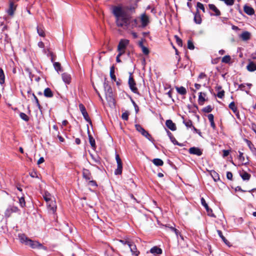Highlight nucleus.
<instances>
[{"instance_id":"f257e3e1","label":"nucleus","mask_w":256,"mask_h":256,"mask_svg":"<svg viewBox=\"0 0 256 256\" xmlns=\"http://www.w3.org/2000/svg\"><path fill=\"white\" fill-rule=\"evenodd\" d=\"M112 12L116 17V24L118 26L128 28H141L138 24V19L131 20L130 16L126 12V10L120 6H114Z\"/></svg>"},{"instance_id":"f03ea898","label":"nucleus","mask_w":256,"mask_h":256,"mask_svg":"<svg viewBox=\"0 0 256 256\" xmlns=\"http://www.w3.org/2000/svg\"><path fill=\"white\" fill-rule=\"evenodd\" d=\"M18 238L20 242L22 244H24L26 245L30 246L32 248H42L44 246L37 241H34L30 239L24 234H18Z\"/></svg>"},{"instance_id":"7ed1b4c3","label":"nucleus","mask_w":256,"mask_h":256,"mask_svg":"<svg viewBox=\"0 0 256 256\" xmlns=\"http://www.w3.org/2000/svg\"><path fill=\"white\" fill-rule=\"evenodd\" d=\"M135 127L136 130L140 132L143 136H144L145 138H146L147 139H148L151 142L154 141V139L151 136V135L148 132L146 131L140 124H136Z\"/></svg>"},{"instance_id":"20e7f679","label":"nucleus","mask_w":256,"mask_h":256,"mask_svg":"<svg viewBox=\"0 0 256 256\" xmlns=\"http://www.w3.org/2000/svg\"><path fill=\"white\" fill-rule=\"evenodd\" d=\"M140 22V26L141 28H145L150 23V18L146 13L142 14L138 18Z\"/></svg>"},{"instance_id":"39448f33","label":"nucleus","mask_w":256,"mask_h":256,"mask_svg":"<svg viewBox=\"0 0 256 256\" xmlns=\"http://www.w3.org/2000/svg\"><path fill=\"white\" fill-rule=\"evenodd\" d=\"M116 160L117 164V168L114 170L116 175L121 174L122 170V160L118 154H116Z\"/></svg>"},{"instance_id":"423d86ee","label":"nucleus","mask_w":256,"mask_h":256,"mask_svg":"<svg viewBox=\"0 0 256 256\" xmlns=\"http://www.w3.org/2000/svg\"><path fill=\"white\" fill-rule=\"evenodd\" d=\"M128 43L129 40H121L118 46V52L124 54L125 52V50Z\"/></svg>"},{"instance_id":"0eeeda50","label":"nucleus","mask_w":256,"mask_h":256,"mask_svg":"<svg viewBox=\"0 0 256 256\" xmlns=\"http://www.w3.org/2000/svg\"><path fill=\"white\" fill-rule=\"evenodd\" d=\"M20 211V210L17 206H8L4 212V216L6 218L10 217L12 214L14 212H18Z\"/></svg>"},{"instance_id":"6e6552de","label":"nucleus","mask_w":256,"mask_h":256,"mask_svg":"<svg viewBox=\"0 0 256 256\" xmlns=\"http://www.w3.org/2000/svg\"><path fill=\"white\" fill-rule=\"evenodd\" d=\"M128 85L131 90L134 93L138 94V90L136 86V82L130 74L128 78Z\"/></svg>"},{"instance_id":"1a4fd4ad","label":"nucleus","mask_w":256,"mask_h":256,"mask_svg":"<svg viewBox=\"0 0 256 256\" xmlns=\"http://www.w3.org/2000/svg\"><path fill=\"white\" fill-rule=\"evenodd\" d=\"M16 7L17 5L14 4V2L10 0L9 8L6 10V12L10 16H13Z\"/></svg>"},{"instance_id":"9d476101","label":"nucleus","mask_w":256,"mask_h":256,"mask_svg":"<svg viewBox=\"0 0 256 256\" xmlns=\"http://www.w3.org/2000/svg\"><path fill=\"white\" fill-rule=\"evenodd\" d=\"M188 152L190 154L196 155L198 156H200L202 154V151L200 149L196 147L190 148L189 149Z\"/></svg>"},{"instance_id":"9b49d317","label":"nucleus","mask_w":256,"mask_h":256,"mask_svg":"<svg viewBox=\"0 0 256 256\" xmlns=\"http://www.w3.org/2000/svg\"><path fill=\"white\" fill-rule=\"evenodd\" d=\"M46 204L48 210L54 213L56 211V209L55 202L52 198L50 201H48V202H46Z\"/></svg>"},{"instance_id":"f8f14e48","label":"nucleus","mask_w":256,"mask_h":256,"mask_svg":"<svg viewBox=\"0 0 256 256\" xmlns=\"http://www.w3.org/2000/svg\"><path fill=\"white\" fill-rule=\"evenodd\" d=\"M166 126L171 130L174 131L176 129V126L174 123L170 120H166Z\"/></svg>"},{"instance_id":"ddd939ff","label":"nucleus","mask_w":256,"mask_h":256,"mask_svg":"<svg viewBox=\"0 0 256 256\" xmlns=\"http://www.w3.org/2000/svg\"><path fill=\"white\" fill-rule=\"evenodd\" d=\"M244 10L245 13L250 16H252L254 13V8L252 7L247 5H245L244 6Z\"/></svg>"},{"instance_id":"4468645a","label":"nucleus","mask_w":256,"mask_h":256,"mask_svg":"<svg viewBox=\"0 0 256 256\" xmlns=\"http://www.w3.org/2000/svg\"><path fill=\"white\" fill-rule=\"evenodd\" d=\"M128 246H129V248H130L131 252L132 253V254L134 256H138V255L139 254L140 252L137 250V248H136V245L135 244H132L130 242V244H129Z\"/></svg>"},{"instance_id":"2eb2a0df","label":"nucleus","mask_w":256,"mask_h":256,"mask_svg":"<svg viewBox=\"0 0 256 256\" xmlns=\"http://www.w3.org/2000/svg\"><path fill=\"white\" fill-rule=\"evenodd\" d=\"M246 69L249 72H254L256 70V63L252 61H250L246 66Z\"/></svg>"},{"instance_id":"dca6fc26","label":"nucleus","mask_w":256,"mask_h":256,"mask_svg":"<svg viewBox=\"0 0 256 256\" xmlns=\"http://www.w3.org/2000/svg\"><path fill=\"white\" fill-rule=\"evenodd\" d=\"M209 8L210 10L213 11L214 14L216 16H219L220 14V11L218 10V8L213 4H210L208 5Z\"/></svg>"},{"instance_id":"f3484780","label":"nucleus","mask_w":256,"mask_h":256,"mask_svg":"<svg viewBox=\"0 0 256 256\" xmlns=\"http://www.w3.org/2000/svg\"><path fill=\"white\" fill-rule=\"evenodd\" d=\"M150 252L154 254H160L162 253V250L157 246H154L152 248Z\"/></svg>"},{"instance_id":"a211bd4d","label":"nucleus","mask_w":256,"mask_h":256,"mask_svg":"<svg viewBox=\"0 0 256 256\" xmlns=\"http://www.w3.org/2000/svg\"><path fill=\"white\" fill-rule=\"evenodd\" d=\"M176 89L177 92L181 95H185L186 94V90L184 86H176Z\"/></svg>"},{"instance_id":"6ab92c4d","label":"nucleus","mask_w":256,"mask_h":256,"mask_svg":"<svg viewBox=\"0 0 256 256\" xmlns=\"http://www.w3.org/2000/svg\"><path fill=\"white\" fill-rule=\"evenodd\" d=\"M250 34L248 32H243L241 35L240 38L244 40H247L250 38Z\"/></svg>"},{"instance_id":"aec40b11","label":"nucleus","mask_w":256,"mask_h":256,"mask_svg":"<svg viewBox=\"0 0 256 256\" xmlns=\"http://www.w3.org/2000/svg\"><path fill=\"white\" fill-rule=\"evenodd\" d=\"M206 96V94L202 93V92L199 93L198 96V103L200 104H203L204 102H205L206 100L204 96Z\"/></svg>"},{"instance_id":"412c9836","label":"nucleus","mask_w":256,"mask_h":256,"mask_svg":"<svg viewBox=\"0 0 256 256\" xmlns=\"http://www.w3.org/2000/svg\"><path fill=\"white\" fill-rule=\"evenodd\" d=\"M229 108L231 109L236 116L238 115V111L237 108L234 102L230 104Z\"/></svg>"},{"instance_id":"4be33fe9","label":"nucleus","mask_w":256,"mask_h":256,"mask_svg":"<svg viewBox=\"0 0 256 256\" xmlns=\"http://www.w3.org/2000/svg\"><path fill=\"white\" fill-rule=\"evenodd\" d=\"M44 96L47 98H52L53 96V93L50 88H47L44 90Z\"/></svg>"},{"instance_id":"5701e85b","label":"nucleus","mask_w":256,"mask_h":256,"mask_svg":"<svg viewBox=\"0 0 256 256\" xmlns=\"http://www.w3.org/2000/svg\"><path fill=\"white\" fill-rule=\"evenodd\" d=\"M240 176L244 180H248L250 178V174L246 172H242L240 174Z\"/></svg>"},{"instance_id":"b1692460","label":"nucleus","mask_w":256,"mask_h":256,"mask_svg":"<svg viewBox=\"0 0 256 256\" xmlns=\"http://www.w3.org/2000/svg\"><path fill=\"white\" fill-rule=\"evenodd\" d=\"M37 32L38 35L40 36L44 37L45 36V32L42 26H37Z\"/></svg>"},{"instance_id":"393cba45","label":"nucleus","mask_w":256,"mask_h":256,"mask_svg":"<svg viewBox=\"0 0 256 256\" xmlns=\"http://www.w3.org/2000/svg\"><path fill=\"white\" fill-rule=\"evenodd\" d=\"M217 232L220 236V237L222 239V241L226 244L229 245V242L228 240L225 238V237L223 236L221 230H218Z\"/></svg>"},{"instance_id":"a878e982","label":"nucleus","mask_w":256,"mask_h":256,"mask_svg":"<svg viewBox=\"0 0 256 256\" xmlns=\"http://www.w3.org/2000/svg\"><path fill=\"white\" fill-rule=\"evenodd\" d=\"M154 164L156 166H162L164 164L163 161L160 158H154L152 160Z\"/></svg>"},{"instance_id":"bb28decb","label":"nucleus","mask_w":256,"mask_h":256,"mask_svg":"<svg viewBox=\"0 0 256 256\" xmlns=\"http://www.w3.org/2000/svg\"><path fill=\"white\" fill-rule=\"evenodd\" d=\"M5 82V76L4 70L2 68H0V84H2Z\"/></svg>"},{"instance_id":"cd10ccee","label":"nucleus","mask_w":256,"mask_h":256,"mask_svg":"<svg viewBox=\"0 0 256 256\" xmlns=\"http://www.w3.org/2000/svg\"><path fill=\"white\" fill-rule=\"evenodd\" d=\"M43 197L46 202H48V201H50V200L52 198V196L48 192H44V194L43 195Z\"/></svg>"},{"instance_id":"c85d7f7f","label":"nucleus","mask_w":256,"mask_h":256,"mask_svg":"<svg viewBox=\"0 0 256 256\" xmlns=\"http://www.w3.org/2000/svg\"><path fill=\"white\" fill-rule=\"evenodd\" d=\"M83 176L86 180H90L92 176L90 174L88 170H84L83 172Z\"/></svg>"},{"instance_id":"c756f323","label":"nucleus","mask_w":256,"mask_h":256,"mask_svg":"<svg viewBox=\"0 0 256 256\" xmlns=\"http://www.w3.org/2000/svg\"><path fill=\"white\" fill-rule=\"evenodd\" d=\"M18 203L20 205V206L22 208H24L26 206V202L24 200V196H22L21 197L18 196Z\"/></svg>"},{"instance_id":"7c9ffc66","label":"nucleus","mask_w":256,"mask_h":256,"mask_svg":"<svg viewBox=\"0 0 256 256\" xmlns=\"http://www.w3.org/2000/svg\"><path fill=\"white\" fill-rule=\"evenodd\" d=\"M110 76L112 80L114 81L116 80V76L114 75V66H112L110 70Z\"/></svg>"},{"instance_id":"2f4dec72","label":"nucleus","mask_w":256,"mask_h":256,"mask_svg":"<svg viewBox=\"0 0 256 256\" xmlns=\"http://www.w3.org/2000/svg\"><path fill=\"white\" fill-rule=\"evenodd\" d=\"M89 142L92 148H94L96 147V143H95V140L92 138V136L90 135H89Z\"/></svg>"},{"instance_id":"473e14b6","label":"nucleus","mask_w":256,"mask_h":256,"mask_svg":"<svg viewBox=\"0 0 256 256\" xmlns=\"http://www.w3.org/2000/svg\"><path fill=\"white\" fill-rule=\"evenodd\" d=\"M20 116L22 120L26 122H28L29 120L28 116L24 112H20Z\"/></svg>"},{"instance_id":"72a5a7b5","label":"nucleus","mask_w":256,"mask_h":256,"mask_svg":"<svg viewBox=\"0 0 256 256\" xmlns=\"http://www.w3.org/2000/svg\"><path fill=\"white\" fill-rule=\"evenodd\" d=\"M231 58L230 56H225L222 58V62L224 63L228 64L230 62Z\"/></svg>"},{"instance_id":"f704fd0d","label":"nucleus","mask_w":256,"mask_h":256,"mask_svg":"<svg viewBox=\"0 0 256 256\" xmlns=\"http://www.w3.org/2000/svg\"><path fill=\"white\" fill-rule=\"evenodd\" d=\"M238 88L241 90L245 91L247 94H249V91L246 90V86L245 84L239 85Z\"/></svg>"},{"instance_id":"c9c22d12","label":"nucleus","mask_w":256,"mask_h":256,"mask_svg":"<svg viewBox=\"0 0 256 256\" xmlns=\"http://www.w3.org/2000/svg\"><path fill=\"white\" fill-rule=\"evenodd\" d=\"M184 123L187 128H191L192 126V122L190 120H184Z\"/></svg>"},{"instance_id":"e433bc0d","label":"nucleus","mask_w":256,"mask_h":256,"mask_svg":"<svg viewBox=\"0 0 256 256\" xmlns=\"http://www.w3.org/2000/svg\"><path fill=\"white\" fill-rule=\"evenodd\" d=\"M194 20L196 24H200L202 22L201 18L198 14H195Z\"/></svg>"},{"instance_id":"4c0bfd02","label":"nucleus","mask_w":256,"mask_h":256,"mask_svg":"<svg viewBox=\"0 0 256 256\" xmlns=\"http://www.w3.org/2000/svg\"><path fill=\"white\" fill-rule=\"evenodd\" d=\"M168 134L170 137V138L171 140V141L174 144L180 145L178 142L174 138L172 135V133L170 132H168Z\"/></svg>"},{"instance_id":"58836bf2","label":"nucleus","mask_w":256,"mask_h":256,"mask_svg":"<svg viewBox=\"0 0 256 256\" xmlns=\"http://www.w3.org/2000/svg\"><path fill=\"white\" fill-rule=\"evenodd\" d=\"M129 114H130V113L126 111L122 113V118L124 120H127L128 118Z\"/></svg>"},{"instance_id":"ea45409f","label":"nucleus","mask_w":256,"mask_h":256,"mask_svg":"<svg viewBox=\"0 0 256 256\" xmlns=\"http://www.w3.org/2000/svg\"><path fill=\"white\" fill-rule=\"evenodd\" d=\"M72 80L70 74H65V84H70Z\"/></svg>"},{"instance_id":"a19ab883","label":"nucleus","mask_w":256,"mask_h":256,"mask_svg":"<svg viewBox=\"0 0 256 256\" xmlns=\"http://www.w3.org/2000/svg\"><path fill=\"white\" fill-rule=\"evenodd\" d=\"M32 96H34V100H35V102H36V104L37 106L38 107L39 110H40L42 107H41V106H40V104L39 102L38 98H37V97L35 96V94H32Z\"/></svg>"},{"instance_id":"79ce46f5","label":"nucleus","mask_w":256,"mask_h":256,"mask_svg":"<svg viewBox=\"0 0 256 256\" xmlns=\"http://www.w3.org/2000/svg\"><path fill=\"white\" fill-rule=\"evenodd\" d=\"M188 48L190 50H194V46L191 40H188Z\"/></svg>"},{"instance_id":"37998d69","label":"nucleus","mask_w":256,"mask_h":256,"mask_svg":"<svg viewBox=\"0 0 256 256\" xmlns=\"http://www.w3.org/2000/svg\"><path fill=\"white\" fill-rule=\"evenodd\" d=\"M174 38L176 40L177 44L179 46H182V40L180 38H178V36H175Z\"/></svg>"},{"instance_id":"c03bdc74","label":"nucleus","mask_w":256,"mask_h":256,"mask_svg":"<svg viewBox=\"0 0 256 256\" xmlns=\"http://www.w3.org/2000/svg\"><path fill=\"white\" fill-rule=\"evenodd\" d=\"M55 70L58 72V70H60V64L59 62H56L54 64Z\"/></svg>"},{"instance_id":"a18cd8bd","label":"nucleus","mask_w":256,"mask_h":256,"mask_svg":"<svg viewBox=\"0 0 256 256\" xmlns=\"http://www.w3.org/2000/svg\"><path fill=\"white\" fill-rule=\"evenodd\" d=\"M197 8L202 10L203 12H205L204 7L202 4L198 2L196 4Z\"/></svg>"},{"instance_id":"49530a36","label":"nucleus","mask_w":256,"mask_h":256,"mask_svg":"<svg viewBox=\"0 0 256 256\" xmlns=\"http://www.w3.org/2000/svg\"><path fill=\"white\" fill-rule=\"evenodd\" d=\"M142 52L146 54V55H148L149 52H150V51L148 49V48H147L145 46H142Z\"/></svg>"},{"instance_id":"de8ad7c7","label":"nucleus","mask_w":256,"mask_h":256,"mask_svg":"<svg viewBox=\"0 0 256 256\" xmlns=\"http://www.w3.org/2000/svg\"><path fill=\"white\" fill-rule=\"evenodd\" d=\"M224 96V90H222L220 91L218 94L217 96L218 98H222Z\"/></svg>"},{"instance_id":"09e8293b","label":"nucleus","mask_w":256,"mask_h":256,"mask_svg":"<svg viewBox=\"0 0 256 256\" xmlns=\"http://www.w3.org/2000/svg\"><path fill=\"white\" fill-rule=\"evenodd\" d=\"M212 110V108L210 106H208L204 108L203 111L206 112H210Z\"/></svg>"},{"instance_id":"8fccbe9b","label":"nucleus","mask_w":256,"mask_h":256,"mask_svg":"<svg viewBox=\"0 0 256 256\" xmlns=\"http://www.w3.org/2000/svg\"><path fill=\"white\" fill-rule=\"evenodd\" d=\"M238 159L242 162L244 161V158L243 156V153L240 152H239Z\"/></svg>"},{"instance_id":"3c124183","label":"nucleus","mask_w":256,"mask_h":256,"mask_svg":"<svg viewBox=\"0 0 256 256\" xmlns=\"http://www.w3.org/2000/svg\"><path fill=\"white\" fill-rule=\"evenodd\" d=\"M79 108L82 114L86 111L84 106L82 104H79Z\"/></svg>"},{"instance_id":"603ef678","label":"nucleus","mask_w":256,"mask_h":256,"mask_svg":"<svg viewBox=\"0 0 256 256\" xmlns=\"http://www.w3.org/2000/svg\"><path fill=\"white\" fill-rule=\"evenodd\" d=\"M119 241L123 244H127L128 246H129V244H130V242L127 240H120Z\"/></svg>"},{"instance_id":"864d4df0","label":"nucleus","mask_w":256,"mask_h":256,"mask_svg":"<svg viewBox=\"0 0 256 256\" xmlns=\"http://www.w3.org/2000/svg\"><path fill=\"white\" fill-rule=\"evenodd\" d=\"M206 212L208 213V216H209L211 217H214V218L216 217L214 214H213L212 210L211 208H210L209 210H207Z\"/></svg>"},{"instance_id":"5fc2aeb1","label":"nucleus","mask_w":256,"mask_h":256,"mask_svg":"<svg viewBox=\"0 0 256 256\" xmlns=\"http://www.w3.org/2000/svg\"><path fill=\"white\" fill-rule=\"evenodd\" d=\"M226 178L230 180H232V174L231 172H228L226 173Z\"/></svg>"},{"instance_id":"6e6d98bb","label":"nucleus","mask_w":256,"mask_h":256,"mask_svg":"<svg viewBox=\"0 0 256 256\" xmlns=\"http://www.w3.org/2000/svg\"><path fill=\"white\" fill-rule=\"evenodd\" d=\"M208 118L210 122L214 120V115L212 114H208Z\"/></svg>"},{"instance_id":"4d7b16f0","label":"nucleus","mask_w":256,"mask_h":256,"mask_svg":"<svg viewBox=\"0 0 256 256\" xmlns=\"http://www.w3.org/2000/svg\"><path fill=\"white\" fill-rule=\"evenodd\" d=\"M201 204L204 207L205 206H207L208 204H206L204 198H200Z\"/></svg>"},{"instance_id":"13d9d810","label":"nucleus","mask_w":256,"mask_h":256,"mask_svg":"<svg viewBox=\"0 0 256 256\" xmlns=\"http://www.w3.org/2000/svg\"><path fill=\"white\" fill-rule=\"evenodd\" d=\"M123 54H121V53H119L118 52V54L117 56H116V62H121V60H120V56Z\"/></svg>"},{"instance_id":"bf43d9fd","label":"nucleus","mask_w":256,"mask_h":256,"mask_svg":"<svg viewBox=\"0 0 256 256\" xmlns=\"http://www.w3.org/2000/svg\"><path fill=\"white\" fill-rule=\"evenodd\" d=\"M44 161V158L43 157H41L39 158V160L38 161V164H40L42 163H43Z\"/></svg>"},{"instance_id":"052dcab7","label":"nucleus","mask_w":256,"mask_h":256,"mask_svg":"<svg viewBox=\"0 0 256 256\" xmlns=\"http://www.w3.org/2000/svg\"><path fill=\"white\" fill-rule=\"evenodd\" d=\"M30 175L32 178H36L37 174L36 172H32L30 174Z\"/></svg>"},{"instance_id":"680f3d73","label":"nucleus","mask_w":256,"mask_h":256,"mask_svg":"<svg viewBox=\"0 0 256 256\" xmlns=\"http://www.w3.org/2000/svg\"><path fill=\"white\" fill-rule=\"evenodd\" d=\"M229 151L228 150H223V156L226 157L229 154Z\"/></svg>"},{"instance_id":"e2e57ef3","label":"nucleus","mask_w":256,"mask_h":256,"mask_svg":"<svg viewBox=\"0 0 256 256\" xmlns=\"http://www.w3.org/2000/svg\"><path fill=\"white\" fill-rule=\"evenodd\" d=\"M212 176L213 177L214 180V181L216 180V178H218V174L217 173L215 172H214V175L212 174Z\"/></svg>"},{"instance_id":"0e129e2a","label":"nucleus","mask_w":256,"mask_h":256,"mask_svg":"<svg viewBox=\"0 0 256 256\" xmlns=\"http://www.w3.org/2000/svg\"><path fill=\"white\" fill-rule=\"evenodd\" d=\"M38 46L40 48H44V44L42 42H40L38 43Z\"/></svg>"},{"instance_id":"69168bd1","label":"nucleus","mask_w":256,"mask_h":256,"mask_svg":"<svg viewBox=\"0 0 256 256\" xmlns=\"http://www.w3.org/2000/svg\"><path fill=\"white\" fill-rule=\"evenodd\" d=\"M206 76V75L204 73H200V75L198 76V79H201L205 78Z\"/></svg>"},{"instance_id":"338daca9","label":"nucleus","mask_w":256,"mask_h":256,"mask_svg":"<svg viewBox=\"0 0 256 256\" xmlns=\"http://www.w3.org/2000/svg\"><path fill=\"white\" fill-rule=\"evenodd\" d=\"M89 183L92 186H96V182L94 180H90Z\"/></svg>"},{"instance_id":"774afa93","label":"nucleus","mask_w":256,"mask_h":256,"mask_svg":"<svg viewBox=\"0 0 256 256\" xmlns=\"http://www.w3.org/2000/svg\"><path fill=\"white\" fill-rule=\"evenodd\" d=\"M236 191H240V192H245V190H242L241 188H240V186H238L236 187Z\"/></svg>"}]
</instances>
